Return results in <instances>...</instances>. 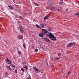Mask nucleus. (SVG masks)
<instances>
[{
  "mask_svg": "<svg viewBox=\"0 0 79 79\" xmlns=\"http://www.w3.org/2000/svg\"><path fill=\"white\" fill-rule=\"evenodd\" d=\"M50 36H49V39L51 40H53V41H55L56 40V37L52 33H50L49 34Z\"/></svg>",
  "mask_w": 79,
  "mask_h": 79,
  "instance_id": "f257e3e1",
  "label": "nucleus"
},
{
  "mask_svg": "<svg viewBox=\"0 0 79 79\" xmlns=\"http://www.w3.org/2000/svg\"><path fill=\"white\" fill-rule=\"evenodd\" d=\"M42 33L43 34H47V32H48V31L46 29H42Z\"/></svg>",
  "mask_w": 79,
  "mask_h": 79,
  "instance_id": "f03ea898",
  "label": "nucleus"
},
{
  "mask_svg": "<svg viewBox=\"0 0 79 79\" xmlns=\"http://www.w3.org/2000/svg\"><path fill=\"white\" fill-rule=\"evenodd\" d=\"M50 15L49 14L47 15L45 17H44V20H46L47 19H48V18H50Z\"/></svg>",
  "mask_w": 79,
  "mask_h": 79,
  "instance_id": "7ed1b4c3",
  "label": "nucleus"
},
{
  "mask_svg": "<svg viewBox=\"0 0 79 79\" xmlns=\"http://www.w3.org/2000/svg\"><path fill=\"white\" fill-rule=\"evenodd\" d=\"M19 30L22 33H24V29L22 28L21 27H19Z\"/></svg>",
  "mask_w": 79,
  "mask_h": 79,
  "instance_id": "20e7f679",
  "label": "nucleus"
},
{
  "mask_svg": "<svg viewBox=\"0 0 79 79\" xmlns=\"http://www.w3.org/2000/svg\"><path fill=\"white\" fill-rule=\"evenodd\" d=\"M33 68L34 70H35V71H36L37 72V73H40V71L39 70V69H37V68H36L35 67H33Z\"/></svg>",
  "mask_w": 79,
  "mask_h": 79,
  "instance_id": "39448f33",
  "label": "nucleus"
},
{
  "mask_svg": "<svg viewBox=\"0 0 79 79\" xmlns=\"http://www.w3.org/2000/svg\"><path fill=\"white\" fill-rule=\"evenodd\" d=\"M23 38V36L21 35H19L18 36V39L19 40H20V39H21Z\"/></svg>",
  "mask_w": 79,
  "mask_h": 79,
  "instance_id": "423d86ee",
  "label": "nucleus"
},
{
  "mask_svg": "<svg viewBox=\"0 0 79 79\" xmlns=\"http://www.w3.org/2000/svg\"><path fill=\"white\" fill-rule=\"evenodd\" d=\"M73 45V43H70L68 44V45L67 46V47L69 48V47H71V46Z\"/></svg>",
  "mask_w": 79,
  "mask_h": 79,
  "instance_id": "0eeeda50",
  "label": "nucleus"
},
{
  "mask_svg": "<svg viewBox=\"0 0 79 79\" xmlns=\"http://www.w3.org/2000/svg\"><path fill=\"white\" fill-rule=\"evenodd\" d=\"M6 61H8V62H9V63H7L8 64H11V61L10 60H9V59H8V58H7V59H6L5 60Z\"/></svg>",
  "mask_w": 79,
  "mask_h": 79,
  "instance_id": "6e6552de",
  "label": "nucleus"
},
{
  "mask_svg": "<svg viewBox=\"0 0 79 79\" xmlns=\"http://www.w3.org/2000/svg\"><path fill=\"white\" fill-rule=\"evenodd\" d=\"M6 68L8 70H10L11 71H12V69H11V68H10V66H6Z\"/></svg>",
  "mask_w": 79,
  "mask_h": 79,
  "instance_id": "1a4fd4ad",
  "label": "nucleus"
},
{
  "mask_svg": "<svg viewBox=\"0 0 79 79\" xmlns=\"http://www.w3.org/2000/svg\"><path fill=\"white\" fill-rule=\"evenodd\" d=\"M8 7H9V9H10V10H13V9H14V7H12V6H8Z\"/></svg>",
  "mask_w": 79,
  "mask_h": 79,
  "instance_id": "9d476101",
  "label": "nucleus"
},
{
  "mask_svg": "<svg viewBox=\"0 0 79 79\" xmlns=\"http://www.w3.org/2000/svg\"><path fill=\"white\" fill-rule=\"evenodd\" d=\"M44 34H43L42 32L39 34V36L40 37H42L44 36Z\"/></svg>",
  "mask_w": 79,
  "mask_h": 79,
  "instance_id": "9b49d317",
  "label": "nucleus"
},
{
  "mask_svg": "<svg viewBox=\"0 0 79 79\" xmlns=\"http://www.w3.org/2000/svg\"><path fill=\"white\" fill-rule=\"evenodd\" d=\"M40 26L42 27V28H44V25L43 24H41L40 25Z\"/></svg>",
  "mask_w": 79,
  "mask_h": 79,
  "instance_id": "f8f14e48",
  "label": "nucleus"
},
{
  "mask_svg": "<svg viewBox=\"0 0 79 79\" xmlns=\"http://www.w3.org/2000/svg\"><path fill=\"white\" fill-rule=\"evenodd\" d=\"M10 66H11L12 68H16V67L13 64H11L10 65Z\"/></svg>",
  "mask_w": 79,
  "mask_h": 79,
  "instance_id": "ddd939ff",
  "label": "nucleus"
},
{
  "mask_svg": "<svg viewBox=\"0 0 79 79\" xmlns=\"http://www.w3.org/2000/svg\"><path fill=\"white\" fill-rule=\"evenodd\" d=\"M18 52L19 55H21V52L20 51H19V50H18Z\"/></svg>",
  "mask_w": 79,
  "mask_h": 79,
  "instance_id": "4468645a",
  "label": "nucleus"
},
{
  "mask_svg": "<svg viewBox=\"0 0 79 79\" xmlns=\"http://www.w3.org/2000/svg\"><path fill=\"white\" fill-rule=\"evenodd\" d=\"M36 26L37 27V28H40V29H41V27H39V25H38L37 24H36Z\"/></svg>",
  "mask_w": 79,
  "mask_h": 79,
  "instance_id": "2eb2a0df",
  "label": "nucleus"
},
{
  "mask_svg": "<svg viewBox=\"0 0 79 79\" xmlns=\"http://www.w3.org/2000/svg\"><path fill=\"white\" fill-rule=\"evenodd\" d=\"M48 39L47 38H45V41L46 42H48Z\"/></svg>",
  "mask_w": 79,
  "mask_h": 79,
  "instance_id": "dca6fc26",
  "label": "nucleus"
},
{
  "mask_svg": "<svg viewBox=\"0 0 79 79\" xmlns=\"http://www.w3.org/2000/svg\"><path fill=\"white\" fill-rule=\"evenodd\" d=\"M50 33H51V32H49V34H47L46 35H47V36H48V37H49V38H50Z\"/></svg>",
  "mask_w": 79,
  "mask_h": 79,
  "instance_id": "f3484780",
  "label": "nucleus"
},
{
  "mask_svg": "<svg viewBox=\"0 0 79 79\" xmlns=\"http://www.w3.org/2000/svg\"><path fill=\"white\" fill-rule=\"evenodd\" d=\"M34 4L35 5H36V6H38V4H37V3H35V2H34Z\"/></svg>",
  "mask_w": 79,
  "mask_h": 79,
  "instance_id": "a211bd4d",
  "label": "nucleus"
},
{
  "mask_svg": "<svg viewBox=\"0 0 79 79\" xmlns=\"http://www.w3.org/2000/svg\"><path fill=\"white\" fill-rule=\"evenodd\" d=\"M75 15H76L77 16V17H79V13H76Z\"/></svg>",
  "mask_w": 79,
  "mask_h": 79,
  "instance_id": "6ab92c4d",
  "label": "nucleus"
},
{
  "mask_svg": "<svg viewBox=\"0 0 79 79\" xmlns=\"http://www.w3.org/2000/svg\"><path fill=\"white\" fill-rule=\"evenodd\" d=\"M25 69H26L27 70L28 69V68H27V67L26 66V65L25 66Z\"/></svg>",
  "mask_w": 79,
  "mask_h": 79,
  "instance_id": "aec40b11",
  "label": "nucleus"
},
{
  "mask_svg": "<svg viewBox=\"0 0 79 79\" xmlns=\"http://www.w3.org/2000/svg\"><path fill=\"white\" fill-rule=\"evenodd\" d=\"M15 74H16L17 73V69H16L15 71V72H14Z\"/></svg>",
  "mask_w": 79,
  "mask_h": 79,
  "instance_id": "412c9836",
  "label": "nucleus"
},
{
  "mask_svg": "<svg viewBox=\"0 0 79 79\" xmlns=\"http://www.w3.org/2000/svg\"><path fill=\"white\" fill-rule=\"evenodd\" d=\"M21 69V70L22 71H23V72H24V69Z\"/></svg>",
  "mask_w": 79,
  "mask_h": 79,
  "instance_id": "4be33fe9",
  "label": "nucleus"
},
{
  "mask_svg": "<svg viewBox=\"0 0 79 79\" xmlns=\"http://www.w3.org/2000/svg\"><path fill=\"white\" fill-rule=\"evenodd\" d=\"M23 47L24 48H26V45H25V44H23Z\"/></svg>",
  "mask_w": 79,
  "mask_h": 79,
  "instance_id": "5701e85b",
  "label": "nucleus"
},
{
  "mask_svg": "<svg viewBox=\"0 0 79 79\" xmlns=\"http://www.w3.org/2000/svg\"><path fill=\"white\" fill-rule=\"evenodd\" d=\"M27 79H31V76H29L27 78Z\"/></svg>",
  "mask_w": 79,
  "mask_h": 79,
  "instance_id": "b1692460",
  "label": "nucleus"
},
{
  "mask_svg": "<svg viewBox=\"0 0 79 79\" xmlns=\"http://www.w3.org/2000/svg\"><path fill=\"white\" fill-rule=\"evenodd\" d=\"M35 52H38V49H35Z\"/></svg>",
  "mask_w": 79,
  "mask_h": 79,
  "instance_id": "393cba45",
  "label": "nucleus"
},
{
  "mask_svg": "<svg viewBox=\"0 0 79 79\" xmlns=\"http://www.w3.org/2000/svg\"><path fill=\"white\" fill-rule=\"evenodd\" d=\"M60 1L61 2H60V4H61L63 3V1Z\"/></svg>",
  "mask_w": 79,
  "mask_h": 79,
  "instance_id": "a878e982",
  "label": "nucleus"
},
{
  "mask_svg": "<svg viewBox=\"0 0 79 79\" xmlns=\"http://www.w3.org/2000/svg\"><path fill=\"white\" fill-rule=\"evenodd\" d=\"M48 42H50V40L48 39Z\"/></svg>",
  "mask_w": 79,
  "mask_h": 79,
  "instance_id": "bb28decb",
  "label": "nucleus"
},
{
  "mask_svg": "<svg viewBox=\"0 0 79 79\" xmlns=\"http://www.w3.org/2000/svg\"><path fill=\"white\" fill-rule=\"evenodd\" d=\"M58 56H61V53H59L58 54Z\"/></svg>",
  "mask_w": 79,
  "mask_h": 79,
  "instance_id": "cd10ccee",
  "label": "nucleus"
},
{
  "mask_svg": "<svg viewBox=\"0 0 79 79\" xmlns=\"http://www.w3.org/2000/svg\"><path fill=\"white\" fill-rule=\"evenodd\" d=\"M54 65H52V68H53L54 67Z\"/></svg>",
  "mask_w": 79,
  "mask_h": 79,
  "instance_id": "c85d7f7f",
  "label": "nucleus"
},
{
  "mask_svg": "<svg viewBox=\"0 0 79 79\" xmlns=\"http://www.w3.org/2000/svg\"><path fill=\"white\" fill-rule=\"evenodd\" d=\"M42 39H44V40H45V38H42Z\"/></svg>",
  "mask_w": 79,
  "mask_h": 79,
  "instance_id": "c756f323",
  "label": "nucleus"
},
{
  "mask_svg": "<svg viewBox=\"0 0 79 79\" xmlns=\"http://www.w3.org/2000/svg\"><path fill=\"white\" fill-rule=\"evenodd\" d=\"M71 73V72H68V74H70Z\"/></svg>",
  "mask_w": 79,
  "mask_h": 79,
  "instance_id": "7c9ffc66",
  "label": "nucleus"
},
{
  "mask_svg": "<svg viewBox=\"0 0 79 79\" xmlns=\"http://www.w3.org/2000/svg\"><path fill=\"white\" fill-rule=\"evenodd\" d=\"M59 58L58 57H57L56 58V60H59Z\"/></svg>",
  "mask_w": 79,
  "mask_h": 79,
  "instance_id": "2f4dec72",
  "label": "nucleus"
},
{
  "mask_svg": "<svg viewBox=\"0 0 79 79\" xmlns=\"http://www.w3.org/2000/svg\"><path fill=\"white\" fill-rule=\"evenodd\" d=\"M33 21H34V22H35V21H36L35 19H34V20H33Z\"/></svg>",
  "mask_w": 79,
  "mask_h": 79,
  "instance_id": "473e14b6",
  "label": "nucleus"
},
{
  "mask_svg": "<svg viewBox=\"0 0 79 79\" xmlns=\"http://www.w3.org/2000/svg\"><path fill=\"white\" fill-rule=\"evenodd\" d=\"M48 31H49V32H50V31H51V30H50V29Z\"/></svg>",
  "mask_w": 79,
  "mask_h": 79,
  "instance_id": "72a5a7b5",
  "label": "nucleus"
},
{
  "mask_svg": "<svg viewBox=\"0 0 79 79\" xmlns=\"http://www.w3.org/2000/svg\"><path fill=\"white\" fill-rule=\"evenodd\" d=\"M68 8H67L66 9V11H68Z\"/></svg>",
  "mask_w": 79,
  "mask_h": 79,
  "instance_id": "f704fd0d",
  "label": "nucleus"
},
{
  "mask_svg": "<svg viewBox=\"0 0 79 79\" xmlns=\"http://www.w3.org/2000/svg\"><path fill=\"white\" fill-rule=\"evenodd\" d=\"M23 68H25V67H24V66H23Z\"/></svg>",
  "mask_w": 79,
  "mask_h": 79,
  "instance_id": "c9c22d12",
  "label": "nucleus"
},
{
  "mask_svg": "<svg viewBox=\"0 0 79 79\" xmlns=\"http://www.w3.org/2000/svg\"><path fill=\"white\" fill-rule=\"evenodd\" d=\"M60 1H63V0H60Z\"/></svg>",
  "mask_w": 79,
  "mask_h": 79,
  "instance_id": "e433bc0d",
  "label": "nucleus"
},
{
  "mask_svg": "<svg viewBox=\"0 0 79 79\" xmlns=\"http://www.w3.org/2000/svg\"><path fill=\"white\" fill-rule=\"evenodd\" d=\"M1 77H0V79H1Z\"/></svg>",
  "mask_w": 79,
  "mask_h": 79,
  "instance_id": "4c0bfd02",
  "label": "nucleus"
},
{
  "mask_svg": "<svg viewBox=\"0 0 79 79\" xmlns=\"http://www.w3.org/2000/svg\"><path fill=\"white\" fill-rule=\"evenodd\" d=\"M45 25H46V24H45Z\"/></svg>",
  "mask_w": 79,
  "mask_h": 79,
  "instance_id": "58836bf2",
  "label": "nucleus"
}]
</instances>
